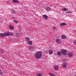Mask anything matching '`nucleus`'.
<instances>
[{"instance_id":"nucleus-23","label":"nucleus","mask_w":76,"mask_h":76,"mask_svg":"<svg viewBox=\"0 0 76 76\" xmlns=\"http://www.w3.org/2000/svg\"><path fill=\"white\" fill-rule=\"evenodd\" d=\"M57 54L58 56H60L61 55V52L60 51L57 52Z\"/></svg>"},{"instance_id":"nucleus-19","label":"nucleus","mask_w":76,"mask_h":76,"mask_svg":"<svg viewBox=\"0 0 76 76\" xmlns=\"http://www.w3.org/2000/svg\"><path fill=\"white\" fill-rule=\"evenodd\" d=\"M61 38L62 39H66V37L65 35H63L61 36Z\"/></svg>"},{"instance_id":"nucleus-9","label":"nucleus","mask_w":76,"mask_h":76,"mask_svg":"<svg viewBox=\"0 0 76 76\" xmlns=\"http://www.w3.org/2000/svg\"><path fill=\"white\" fill-rule=\"evenodd\" d=\"M56 42H57V43H58V44H60L61 43V41L60 40V39H56Z\"/></svg>"},{"instance_id":"nucleus-11","label":"nucleus","mask_w":76,"mask_h":76,"mask_svg":"<svg viewBox=\"0 0 76 76\" xmlns=\"http://www.w3.org/2000/svg\"><path fill=\"white\" fill-rule=\"evenodd\" d=\"M46 9L47 11H51V8L50 7H48L46 8Z\"/></svg>"},{"instance_id":"nucleus-33","label":"nucleus","mask_w":76,"mask_h":76,"mask_svg":"<svg viewBox=\"0 0 76 76\" xmlns=\"http://www.w3.org/2000/svg\"><path fill=\"white\" fill-rule=\"evenodd\" d=\"M1 72V69H0V72Z\"/></svg>"},{"instance_id":"nucleus-34","label":"nucleus","mask_w":76,"mask_h":76,"mask_svg":"<svg viewBox=\"0 0 76 76\" xmlns=\"http://www.w3.org/2000/svg\"><path fill=\"white\" fill-rule=\"evenodd\" d=\"M75 76H76V75H75Z\"/></svg>"},{"instance_id":"nucleus-25","label":"nucleus","mask_w":76,"mask_h":76,"mask_svg":"<svg viewBox=\"0 0 76 76\" xmlns=\"http://www.w3.org/2000/svg\"><path fill=\"white\" fill-rule=\"evenodd\" d=\"M53 28L54 30H56V27L55 26H53Z\"/></svg>"},{"instance_id":"nucleus-18","label":"nucleus","mask_w":76,"mask_h":76,"mask_svg":"<svg viewBox=\"0 0 76 76\" xmlns=\"http://www.w3.org/2000/svg\"><path fill=\"white\" fill-rule=\"evenodd\" d=\"M28 44L29 45H32V42L31 41H28Z\"/></svg>"},{"instance_id":"nucleus-22","label":"nucleus","mask_w":76,"mask_h":76,"mask_svg":"<svg viewBox=\"0 0 76 76\" xmlns=\"http://www.w3.org/2000/svg\"><path fill=\"white\" fill-rule=\"evenodd\" d=\"M63 11L64 12H66V11H67V8H64L63 9Z\"/></svg>"},{"instance_id":"nucleus-10","label":"nucleus","mask_w":76,"mask_h":76,"mask_svg":"<svg viewBox=\"0 0 76 76\" xmlns=\"http://www.w3.org/2000/svg\"><path fill=\"white\" fill-rule=\"evenodd\" d=\"M9 28H10V29H11L12 30H14V26H12L11 25H10L9 26Z\"/></svg>"},{"instance_id":"nucleus-6","label":"nucleus","mask_w":76,"mask_h":76,"mask_svg":"<svg viewBox=\"0 0 76 76\" xmlns=\"http://www.w3.org/2000/svg\"><path fill=\"white\" fill-rule=\"evenodd\" d=\"M67 63H65L62 64V67H63V68H66L67 67Z\"/></svg>"},{"instance_id":"nucleus-1","label":"nucleus","mask_w":76,"mask_h":76,"mask_svg":"<svg viewBox=\"0 0 76 76\" xmlns=\"http://www.w3.org/2000/svg\"><path fill=\"white\" fill-rule=\"evenodd\" d=\"M42 57V52H38L35 55V57L37 59H40Z\"/></svg>"},{"instance_id":"nucleus-13","label":"nucleus","mask_w":76,"mask_h":76,"mask_svg":"<svg viewBox=\"0 0 76 76\" xmlns=\"http://www.w3.org/2000/svg\"><path fill=\"white\" fill-rule=\"evenodd\" d=\"M61 26H65L66 25V24L64 23H61L60 24Z\"/></svg>"},{"instance_id":"nucleus-32","label":"nucleus","mask_w":76,"mask_h":76,"mask_svg":"<svg viewBox=\"0 0 76 76\" xmlns=\"http://www.w3.org/2000/svg\"><path fill=\"white\" fill-rule=\"evenodd\" d=\"M1 53H3V51H1Z\"/></svg>"},{"instance_id":"nucleus-12","label":"nucleus","mask_w":76,"mask_h":76,"mask_svg":"<svg viewBox=\"0 0 76 76\" xmlns=\"http://www.w3.org/2000/svg\"><path fill=\"white\" fill-rule=\"evenodd\" d=\"M12 2L14 3H19V1L17 0H13Z\"/></svg>"},{"instance_id":"nucleus-31","label":"nucleus","mask_w":76,"mask_h":76,"mask_svg":"<svg viewBox=\"0 0 76 76\" xmlns=\"http://www.w3.org/2000/svg\"><path fill=\"white\" fill-rule=\"evenodd\" d=\"M66 13H71V12H69V11L66 12Z\"/></svg>"},{"instance_id":"nucleus-8","label":"nucleus","mask_w":76,"mask_h":76,"mask_svg":"<svg viewBox=\"0 0 76 76\" xmlns=\"http://www.w3.org/2000/svg\"><path fill=\"white\" fill-rule=\"evenodd\" d=\"M28 48L30 51H31V50H34L35 49V48L34 47H32V46H29Z\"/></svg>"},{"instance_id":"nucleus-24","label":"nucleus","mask_w":76,"mask_h":76,"mask_svg":"<svg viewBox=\"0 0 76 76\" xmlns=\"http://www.w3.org/2000/svg\"><path fill=\"white\" fill-rule=\"evenodd\" d=\"M16 36L17 37H19V34L18 33H16Z\"/></svg>"},{"instance_id":"nucleus-2","label":"nucleus","mask_w":76,"mask_h":76,"mask_svg":"<svg viewBox=\"0 0 76 76\" xmlns=\"http://www.w3.org/2000/svg\"><path fill=\"white\" fill-rule=\"evenodd\" d=\"M61 53L64 56H66L67 54V51L66 50L62 49L61 51Z\"/></svg>"},{"instance_id":"nucleus-28","label":"nucleus","mask_w":76,"mask_h":76,"mask_svg":"<svg viewBox=\"0 0 76 76\" xmlns=\"http://www.w3.org/2000/svg\"><path fill=\"white\" fill-rule=\"evenodd\" d=\"M45 53H48V50H45Z\"/></svg>"},{"instance_id":"nucleus-4","label":"nucleus","mask_w":76,"mask_h":76,"mask_svg":"<svg viewBox=\"0 0 76 76\" xmlns=\"http://www.w3.org/2000/svg\"><path fill=\"white\" fill-rule=\"evenodd\" d=\"M9 35H10L11 36H12V37H13L15 35L14 34V33H10L9 31H8L7 32V37L8 36H9Z\"/></svg>"},{"instance_id":"nucleus-21","label":"nucleus","mask_w":76,"mask_h":76,"mask_svg":"<svg viewBox=\"0 0 76 76\" xmlns=\"http://www.w3.org/2000/svg\"><path fill=\"white\" fill-rule=\"evenodd\" d=\"M11 12L13 14H15V12H16V11L14 10H12Z\"/></svg>"},{"instance_id":"nucleus-7","label":"nucleus","mask_w":76,"mask_h":76,"mask_svg":"<svg viewBox=\"0 0 76 76\" xmlns=\"http://www.w3.org/2000/svg\"><path fill=\"white\" fill-rule=\"evenodd\" d=\"M54 68L55 70H57L59 69V67L58 65H55L54 66Z\"/></svg>"},{"instance_id":"nucleus-27","label":"nucleus","mask_w":76,"mask_h":76,"mask_svg":"<svg viewBox=\"0 0 76 76\" xmlns=\"http://www.w3.org/2000/svg\"><path fill=\"white\" fill-rule=\"evenodd\" d=\"M14 22L15 23H18V21L16 20H14Z\"/></svg>"},{"instance_id":"nucleus-20","label":"nucleus","mask_w":76,"mask_h":76,"mask_svg":"<svg viewBox=\"0 0 76 76\" xmlns=\"http://www.w3.org/2000/svg\"><path fill=\"white\" fill-rule=\"evenodd\" d=\"M42 76V74L41 73H39L36 75V76Z\"/></svg>"},{"instance_id":"nucleus-26","label":"nucleus","mask_w":76,"mask_h":76,"mask_svg":"<svg viewBox=\"0 0 76 76\" xmlns=\"http://www.w3.org/2000/svg\"><path fill=\"white\" fill-rule=\"evenodd\" d=\"M73 42L74 43V44H75V45H76V40H75Z\"/></svg>"},{"instance_id":"nucleus-15","label":"nucleus","mask_w":76,"mask_h":76,"mask_svg":"<svg viewBox=\"0 0 76 76\" xmlns=\"http://www.w3.org/2000/svg\"><path fill=\"white\" fill-rule=\"evenodd\" d=\"M43 17L44 19H48V16L47 15H44L43 16Z\"/></svg>"},{"instance_id":"nucleus-5","label":"nucleus","mask_w":76,"mask_h":76,"mask_svg":"<svg viewBox=\"0 0 76 76\" xmlns=\"http://www.w3.org/2000/svg\"><path fill=\"white\" fill-rule=\"evenodd\" d=\"M74 54L72 53H69L68 54V57L69 58H72L73 57Z\"/></svg>"},{"instance_id":"nucleus-14","label":"nucleus","mask_w":76,"mask_h":76,"mask_svg":"<svg viewBox=\"0 0 76 76\" xmlns=\"http://www.w3.org/2000/svg\"><path fill=\"white\" fill-rule=\"evenodd\" d=\"M48 75H50V76H56V75L53 74V73H51V72H49L48 73Z\"/></svg>"},{"instance_id":"nucleus-30","label":"nucleus","mask_w":76,"mask_h":76,"mask_svg":"<svg viewBox=\"0 0 76 76\" xmlns=\"http://www.w3.org/2000/svg\"><path fill=\"white\" fill-rule=\"evenodd\" d=\"M2 74H3V72H0V75H2Z\"/></svg>"},{"instance_id":"nucleus-29","label":"nucleus","mask_w":76,"mask_h":76,"mask_svg":"<svg viewBox=\"0 0 76 76\" xmlns=\"http://www.w3.org/2000/svg\"><path fill=\"white\" fill-rule=\"evenodd\" d=\"M7 3L8 4H10V2L9 1H7Z\"/></svg>"},{"instance_id":"nucleus-17","label":"nucleus","mask_w":76,"mask_h":76,"mask_svg":"<svg viewBox=\"0 0 76 76\" xmlns=\"http://www.w3.org/2000/svg\"><path fill=\"white\" fill-rule=\"evenodd\" d=\"M49 53L50 54H52L53 53V50H51L49 51Z\"/></svg>"},{"instance_id":"nucleus-16","label":"nucleus","mask_w":76,"mask_h":76,"mask_svg":"<svg viewBox=\"0 0 76 76\" xmlns=\"http://www.w3.org/2000/svg\"><path fill=\"white\" fill-rule=\"evenodd\" d=\"M26 42H28V41H29V38L28 37H26Z\"/></svg>"},{"instance_id":"nucleus-3","label":"nucleus","mask_w":76,"mask_h":76,"mask_svg":"<svg viewBox=\"0 0 76 76\" xmlns=\"http://www.w3.org/2000/svg\"><path fill=\"white\" fill-rule=\"evenodd\" d=\"M7 37V33H0V37L3 38L5 37Z\"/></svg>"}]
</instances>
